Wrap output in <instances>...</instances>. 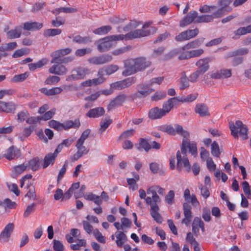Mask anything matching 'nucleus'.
<instances>
[{
    "instance_id": "1",
    "label": "nucleus",
    "mask_w": 251,
    "mask_h": 251,
    "mask_svg": "<svg viewBox=\"0 0 251 251\" xmlns=\"http://www.w3.org/2000/svg\"><path fill=\"white\" fill-rule=\"evenodd\" d=\"M163 195L165 189L158 185H154L149 187L147 190L148 194H151V197H147L145 199L146 204L151 206L150 214L153 220L157 223H161L163 219L159 213V207L158 204L161 202V199L157 193Z\"/></svg>"
},
{
    "instance_id": "2",
    "label": "nucleus",
    "mask_w": 251,
    "mask_h": 251,
    "mask_svg": "<svg viewBox=\"0 0 251 251\" xmlns=\"http://www.w3.org/2000/svg\"><path fill=\"white\" fill-rule=\"evenodd\" d=\"M151 63L145 57H138L126 60L125 62V70L122 75L125 76L136 74L145 70L150 67Z\"/></svg>"
},
{
    "instance_id": "3",
    "label": "nucleus",
    "mask_w": 251,
    "mask_h": 251,
    "mask_svg": "<svg viewBox=\"0 0 251 251\" xmlns=\"http://www.w3.org/2000/svg\"><path fill=\"white\" fill-rule=\"evenodd\" d=\"M176 165L175 158L174 156L171 157L170 159V167L172 170L176 169L179 172H181L183 170L189 173L191 171V166L189 162L187 154L185 153V151L183 149L182 151H178L176 154Z\"/></svg>"
},
{
    "instance_id": "4",
    "label": "nucleus",
    "mask_w": 251,
    "mask_h": 251,
    "mask_svg": "<svg viewBox=\"0 0 251 251\" xmlns=\"http://www.w3.org/2000/svg\"><path fill=\"white\" fill-rule=\"evenodd\" d=\"M123 40V36L119 35L108 36L96 42L97 49L100 52L107 51L116 45V41Z\"/></svg>"
},
{
    "instance_id": "5",
    "label": "nucleus",
    "mask_w": 251,
    "mask_h": 251,
    "mask_svg": "<svg viewBox=\"0 0 251 251\" xmlns=\"http://www.w3.org/2000/svg\"><path fill=\"white\" fill-rule=\"evenodd\" d=\"M158 129L171 135H175L177 133L184 138L188 137L189 136V132L183 129L181 126L177 124L175 125V127L171 125H161L158 127Z\"/></svg>"
},
{
    "instance_id": "6",
    "label": "nucleus",
    "mask_w": 251,
    "mask_h": 251,
    "mask_svg": "<svg viewBox=\"0 0 251 251\" xmlns=\"http://www.w3.org/2000/svg\"><path fill=\"white\" fill-rule=\"evenodd\" d=\"M229 128L234 138H238V134H239L243 140L248 138L247 126L244 125L241 121H237L235 125L233 123H229Z\"/></svg>"
},
{
    "instance_id": "7",
    "label": "nucleus",
    "mask_w": 251,
    "mask_h": 251,
    "mask_svg": "<svg viewBox=\"0 0 251 251\" xmlns=\"http://www.w3.org/2000/svg\"><path fill=\"white\" fill-rule=\"evenodd\" d=\"M156 30L157 28L156 27L151 26L149 29H136L129 32L126 35L120 34V35L123 36V40L125 39H133L149 36L151 34L155 33Z\"/></svg>"
},
{
    "instance_id": "8",
    "label": "nucleus",
    "mask_w": 251,
    "mask_h": 251,
    "mask_svg": "<svg viewBox=\"0 0 251 251\" xmlns=\"http://www.w3.org/2000/svg\"><path fill=\"white\" fill-rule=\"evenodd\" d=\"M90 73V70L86 67H79L74 69L71 74L66 77V80L71 82L79 79H83L86 75Z\"/></svg>"
},
{
    "instance_id": "9",
    "label": "nucleus",
    "mask_w": 251,
    "mask_h": 251,
    "mask_svg": "<svg viewBox=\"0 0 251 251\" xmlns=\"http://www.w3.org/2000/svg\"><path fill=\"white\" fill-rule=\"evenodd\" d=\"M84 198L86 200L92 201L97 205H100L102 202V199L105 201H107L109 199V196L107 194L102 191L100 196L96 195L92 192L86 193L84 195Z\"/></svg>"
},
{
    "instance_id": "10",
    "label": "nucleus",
    "mask_w": 251,
    "mask_h": 251,
    "mask_svg": "<svg viewBox=\"0 0 251 251\" xmlns=\"http://www.w3.org/2000/svg\"><path fill=\"white\" fill-rule=\"evenodd\" d=\"M150 84L143 83L138 84L137 87V92L133 94L135 99L143 98L147 97L154 91V89L150 88Z\"/></svg>"
},
{
    "instance_id": "11",
    "label": "nucleus",
    "mask_w": 251,
    "mask_h": 251,
    "mask_svg": "<svg viewBox=\"0 0 251 251\" xmlns=\"http://www.w3.org/2000/svg\"><path fill=\"white\" fill-rule=\"evenodd\" d=\"M223 16L222 9H218L214 11L211 15H202L198 16L197 15V20L196 23H209L213 21L215 18L222 17Z\"/></svg>"
},
{
    "instance_id": "12",
    "label": "nucleus",
    "mask_w": 251,
    "mask_h": 251,
    "mask_svg": "<svg viewBox=\"0 0 251 251\" xmlns=\"http://www.w3.org/2000/svg\"><path fill=\"white\" fill-rule=\"evenodd\" d=\"M199 33V30L196 28L194 29H187L181 32L175 37V40L177 42H182L189 40L196 37Z\"/></svg>"
},
{
    "instance_id": "13",
    "label": "nucleus",
    "mask_w": 251,
    "mask_h": 251,
    "mask_svg": "<svg viewBox=\"0 0 251 251\" xmlns=\"http://www.w3.org/2000/svg\"><path fill=\"white\" fill-rule=\"evenodd\" d=\"M187 138L188 137L184 138L185 139H183L180 150L182 151L183 148L185 151V153L187 154V150L188 149L189 152L192 155L196 156L198 153L197 145L195 143H191Z\"/></svg>"
},
{
    "instance_id": "14",
    "label": "nucleus",
    "mask_w": 251,
    "mask_h": 251,
    "mask_svg": "<svg viewBox=\"0 0 251 251\" xmlns=\"http://www.w3.org/2000/svg\"><path fill=\"white\" fill-rule=\"evenodd\" d=\"M192 207L187 203H184L183 204V210L184 218L181 221L182 224L186 226L190 225V222L193 218V213L191 210Z\"/></svg>"
},
{
    "instance_id": "15",
    "label": "nucleus",
    "mask_w": 251,
    "mask_h": 251,
    "mask_svg": "<svg viewBox=\"0 0 251 251\" xmlns=\"http://www.w3.org/2000/svg\"><path fill=\"white\" fill-rule=\"evenodd\" d=\"M198 12L196 11H191L187 14L179 23L180 27L187 26L190 24L194 23H196L197 20Z\"/></svg>"
},
{
    "instance_id": "16",
    "label": "nucleus",
    "mask_w": 251,
    "mask_h": 251,
    "mask_svg": "<svg viewBox=\"0 0 251 251\" xmlns=\"http://www.w3.org/2000/svg\"><path fill=\"white\" fill-rule=\"evenodd\" d=\"M136 80L135 77H130L126 78L122 81H117L112 84L113 87L118 90H122L130 87L134 84Z\"/></svg>"
},
{
    "instance_id": "17",
    "label": "nucleus",
    "mask_w": 251,
    "mask_h": 251,
    "mask_svg": "<svg viewBox=\"0 0 251 251\" xmlns=\"http://www.w3.org/2000/svg\"><path fill=\"white\" fill-rule=\"evenodd\" d=\"M214 59L212 57H206L199 60L196 63V65L198 67V71L203 75L209 68V62L212 61Z\"/></svg>"
},
{
    "instance_id": "18",
    "label": "nucleus",
    "mask_w": 251,
    "mask_h": 251,
    "mask_svg": "<svg viewBox=\"0 0 251 251\" xmlns=\"http://www.w3.org/2000/svg\"><path fill=\"white\" fill-rule=\"evenodd\" d=\"M112 57L109 54H103L99 56H95L88 59V62L94 65H101L110 62Z\"/></svg>"
},
{
    "instance_id": "19",
    "label": "nucleus",
    "mask_w": 251,
    "mask_h": 251,
    "mask_svg": "<svg viewBox=\"0 0 251 251\" xmlns=\"http://www.w3.org/2000/svg\"><path fill=\"white\" fill-rule=\"evenodd\" d=\"M83 145L84 143H83L76 142L75 147L77 149V151L72 157V160L73 161L77 160L83 155L88 153L89 150L86 148Z\"/></svg>"
},
{
    "instance_id": "20",
    "label": "nucleus",
    "mask_w": 251,
    "mask_h": 251,
    "mask_svg": "<svg viewBox=\"0 0 251 251\" xmlns=\"http://www.w3.org/2000/svg\"><path fill=\"white\" fill-rule=\"evenodd\" d=\"M14 228V225L13 223H9L5 226L0 234V241L1 242L5 243L9 241Z\"/></svg>"
},
{
    "instance_id": "21",
    "label": "nucleus",
    "mask_w": 251,
    "mask_h": 251,
    "mask_svg": "<svg viewBox=\"0 0 251 251\" xmlns=\"http://www.w3.org/2000/svg\"><path fill=\"white\" fill-rule=\"evenodd\" d=\"M126 99L125 94H121L117 96L115 99L112 100L107 106V109L109 111L117 107L122 106Z\"/></svg>"
},
{
    "instance_id": "22",
    "label": "nucleus",
    "mask_w": 251,
    "mask_h": 251,
    "mask_svg": "<svg viewBox=\"0 0 251 251\" xmlns=\"http://www.w3.org/2000/svg\"><path fill=\"white\" fill-rule=\"evenodd\" d=\"M61 64L62 63H58L57 64L52 65L49 69V72L50 74L59 75H66L68 72V69L65 66Z\"/></svg>"
},
{
    "instance_id": "23",
    "label": "nucleus",
    "mask_w": 251,
    "mask_h": 251,
    "mask_svg": "<svg viewBox=\"0 0 251 251\" xmlns=\"http://www.w3.org/2000/svg\"><path fill=\"white\" fill-rule=\"evenodd\" d=\"M231 69H222L217 72L212 73L211 77L213 79L227 78L231 76Z\"/></svg>"
},
{
    "instance_id": "24",
    "label": "nucleus",
    "mask_w": 251,
    "mask_h": 251,
    "mask_svg": "<svg viewBox=\"0 0 251 251\" xmlns=\"http://www.w3.org/2000/svg\"><path fill=\"white\" fill-rule=\"evenodd\" d=\"M195 112L201 117H209L210 116L208 106L203 103H199L196 104Z\"/></svg>"
},
{
    "instance_id": "25",
    "label": "nucleus",
    "mask_w": 251,
    "mask_h": 251,
    "mask_svg": "<svg viewBox=\"0 0 251 251\" xmlns=\"http://www.w3.org/2000/svg\"><path fill=\"white\" fill-rule=\"evenodd\" d=\"M20 156V150L13 146L10 147L6 151L3 157L9 160L18 158Z\"/></svg>"
},
{
    "instance_id": "26",
    "label": "nucleus",
    "mask_w": 251,
    "mask_h": 251,
    "mask_svg": "<svg viewBox=\"0 0 251 251\" xmlns=\"http://www.w3.org/2000/svg\"><path fill=\"white\" fill-rule=\"evenodd\" d=\"M16 104L12 101L5 102L0 100V111L5 113H11L16 109Z\"/></svg>"
},
{
    "instance_id": "27",
    "label": "nucleus",
    "mask_w": 251,
    "mask_h": 251,
    "mask_svg": "<svg viewBox=\"0 0 251 251\" xmlns=\"http://www.w3.org/2000/svg\"><path fill=\"white\" fill-rule=\"evenodd\" d=\"M177 102L178 98L176 97L170 98L167 101L164 102L163 104L162 108L161 109L165 112V115L168 113L173 108L174 106L176 104Z\"/></svg>"
},
{
    "instance_id": "28",
    "label": "nucleus",
    "mask_w": 251,
    "mask_h": 251,
    "mask_svg": "<svg viewBox=\"0 0 251 251\" xmlns=\"http://www.w3.org/2000/svg\"><path fill=\"white\" fill-rule=\"evenodd\" d=\"M105 113V110L102 107H98L91 109L86 114L87 117L92 118H97L103 116Z\"/></svg>"
},
{
    "instance_id": "29",
    "label": "nucleus",
    "mask_w": 251,
    "mask_h": 251,
    "mask_svg": "<svg viewBox=\"0 0 251 251\" xmlns=\"http://www.w3.org/2000/svg\"><path fill=\"white\" fill-rule=\"evenodd\" d=\"M80 126V120L78 118L74 121L67 120L62 123L63 130H68L70 128H78Z\"/></svg>"
},
{
    "instance_id": "30",
    "label": "nucleus",
    "mask_w": 251,
    "mask_h": 251,
    "mask_svg": "<svg viewBox=\"0 0 251 251\" xmlns=\"http://www.w3.org/2000/svg\"><path fill=\"white\" fill-rule=\"evenodd\" d=\"M164 112L159 108L158 107H155L151 109L149 112V117L152 120L158 119L165 116Z\"/></svg>"
},
{
    "instance_id": "31",
    "label": "nucleus",
    "mask_w": 251,
    "mask_h": 251,
    "mask_svg": "<svg viewBox=\"0 0 251 251\" xmlns=\"http://www.w3.org/2000/svg\"><path fill=\"white\" fill-rule=\"evenodd\" d=\"M204 38H200L195 39L184 46L182 49L183 50H188L199 47L204 42Z\"/></svg>"
},
{
    "instance_id": "32",
    "label": "nucleus",
    "mask_w": 251,
    "mask_h": 251,
    "mask_svg": "<svg viewBox=\"0 0 251 251\" xmlns=\"http://www.w3.org/2000/svg\"><path fill=\"white\" fill-rule=\"evenodd\" d=\"M23 27L21 25L17 26L14 29L7 32V37L10 39L19 38L22 33Z\"/></svg>"
},
{
    "instance_id": "33",
    "label": "nucleus",
    "mask_w": 251,
    "mask_h": 251,
    "mask_svg": "<svg viewBox=\"0 0 251 251\" xmlns=\"http://www.w3.org/2000/svg\"><path fill=\"white\" fill-rule=\"evenodd\" d=\"M116 238V243L118 247L122 248L124 244L127 241V237L123 231H117L115 233Z\"/></svg>"
},
{
    "instance_id": "34",
    "label": "nucleus",
    "mask_w": 251,
    "mask_h": 251,
    "mask_svg": "<svg viewBox=\"0 0 251 251\" xmlns=\"http://www.w3.org/2000/svg\"><path fill=\"white\" fill-rule=\"evenodd\" d=\"M57 157L54 153H49L46 154L44 159V164L43 168H47L50 165H52L54 162L55 159Z\"/></svg>"
},
{
    "instance_id": "35",
    "label": "nucleus",
    "mask_w": 251,
    "mask_h": 251,
    "mask_svg": "<svg viewBox=\"0 0 251 251\" xmlns=\"http://www.w3.org/2000/svg\"><path fill=\"white\" fill-rule=\"evenodd\" d=\"M62 89L60 87H53L50 89H48L46 88H42L40 89V91L41 93L48 96L59 94L62 92Z\"/></svg>"
},
{
    "instance_id": "36",
    "label": "nucleus",
    "mask_w": 251,
    "mask_h": 251,
    "mask_svg": "<svg viewBox=\"0 0 251 251\" xmlns=\"http://www.w3.org/2000/svg\"><path fill=\"white\" fill-rule=\"evenodd\" d=\"M26 165L33 171H36L40 168V159L38 157H34L29 160Z\"/></svg>"
},
{
    "instance_id": "37",
    "label": "nucleus",
    "mask_w": 251,
    "mask_h": 251,
    "mask_svg": "<svg viewBox=\"0 0 251 251\" xmlns=\"http://www.w3.org/2000/svg\"><path fill=\"white\" fill-rule=\"evenodd\" d=\"M43 26L42 24L37 22H26L24 24V29L26 30H33L35 29H39Z\"/></svg>"
},
{
    "instance_id": "38",
    "label": "nucleus",
    "mask_w": 251,
    "mask_h": 251,
    "mask_svg": "<svg viewBox=\"0 0 251 251\" xmlns=\"http://www.w3.org/2000/svg\"><path fill=\"white\" fill-rule=\"evenodd\" d=\"M202 222V221L201 219V218L198 217H196L193 221L192 223V232L196 235L197 236L199 234V226L201 225V223Z\"/></svg>"
},
{
    "instance_id": "39",
    "label": "nucleus",
    "mask_w": 251,
    "mask_h": 251,
    "mask_svg": "<svg viewBox=\"0 0 251 251\" xmlns=\"http://www.w3.org/2000/svg\"><path fill=\"white\" fill-rule=\"evenodd\" d=\"M50 56L52 58L51 60V63H59L63 57L60 50L51 52Z\"/></svg>"
},
{
    "instance_id": "40",
    "label": "nucleus",
    "mask_w": 251,
    "mask_h": 251,
    "mask_svg": "<svg viewBox=\"0 0 251 251\" xmlns=\"http://www.w3.org/2000/svg\"><path fill=\"white\" fill-rule=\"evenodd\" d=\"M62 30L59 28H50L44 30V36L45 37H50L59 35L61 33Z\"/></svg>"
},
{
    "instance_id": "41",
    "label": "nucleus",
    "mask_w": 251,
    "mask_h": 251,
    "mask_svg": "<svg viewBox=\"0 0 251 251\" xmlns=\"http://www.w3.org/2000/svg\"><path fill=\"white\" fill-rule=\"evenodd\" d=\"M47 59L43 58L36 63L29 64L28 67L30 71H33L38 68L42 67L47 64Z\"/></svg>"
},
{
    "instance_id": "42",
    "label": "nucleus",
    "mask_w": 251,
    "mask_h": 251,
    "mask_svg": "<svg viewBox=\"0 0 251 251\" xmlns=\"http://www.w3.org/2000/svg\"><path fill=\"white\" fill-rule=\"evenodd\" d=\"M73 41L82 44H86L91 42V38L89 36L82 37L80 35L75 36L73 38Z\"/></svg>"
},
{
    "instance_id": "43",
    "label": "nucleus",
    "mask_w": 251,
    "mask_h": 251,
    "mask_svg": "<svg viewBox=\"0 0 251 251\" xmlns=\"http://www.w3.org/2000/svg\"><path fill=\"white\" fill-rule=\"evenodd\" d=\"M76 9L72 7H60L53 9L51 12L56 15H58L60 12H64L66 13H73L76 12Z\"/></svg>"
},
{
    "instance_id": "44",
    "label": "nucleus",
    "mask_w": 251,
    "mask_h": 251,
    "mask_svg": "<svg viewBox=\"0 0 251 251\" xmlns=\"http://www.w3.org/2000/svg\"><path fill=\"white\" fill-rule=\"evenodd\" d=\"M218 143L214 141L211 145V153L215 157H219L221 153Z\"/></svg>"
},
{
    "instance_id": "45",
    "label": "nucleus",
    "mask_w": 251,
    "mask_h": 251,
    "mask_svg": "<svg viewBox=\"0 0 251 251\" xmlns=\"http://www.w3.org/2000/svg\"><path fill=\"white\" fill-rule=\"evenodd\" d=\"M112 29V27L110 25H105L101 26L95 29L93 32L95 34L98 35H103L108 33Z\"/></svg>"
},
{
    "instance_id": "46",
    "label": "nucleus",
    "mask_w": 251,
    "mask_h": 251,
    "mask_svg": "<svg viewBox=\"0 0 251 251\" xmlns=\"http://www.w3.org/2000/svg\"><path fill=\"white\" fill-rule=\"evenodd\" d=\"M29 75L27 72L14 75L11 81L13 82H19L24 81Z\"/></svg>"
},
{
    "instance_id": "47",
    "label": "nucleus",
    "mask_w": 251,
    "mask_h": 251,
    "mask_svg": "<svg viewBox=\"0 0 251 251\" xmlns=\"http://www.w3.org/2000/svg\"><path fill=\"white\" fill-rule=\"evenodd\" d=\"M235 35L241 36L248 33H251V25L246 27H242L239 28L237 30L234 32Z\"/></svg>"
},
{
    "instance_id": "48",
    "label": "nucleus",
    "mask_w": 251,
    "mask_h": 251,
    "mask_svg": "<svg viewBox=\"0 0 251 251\" xmlns=\"http://www.w3.org/2000/svg\"><path fill=\"white\" fill-rule=\"evenodd\" d=\"M112 120L108 118V119H105L104 121H101L100 122V127L99 129L100 133L101 134L112 123Z\"/></svg>"
},
{
    "instance_id": "49",
    "label": "nucleus",
    "mask_w": 251,
    "mask_h": 251,
    "mask_svg": "<svg viewBox=\"0 0 251 251\" xmlns=\"http://www.w3.org/2000/svg\"><path fill=\"white\" fill-rule=\"evenodd\" d=\"M49 126L54 128L57 131H61L62 128V123H61L57 121L52 120L49 122Z\"/></svg>"
},
{
    "instance_id": "50",
    "label": "nucleus",
    "mask_w": 251,
    "mask_h": 251,
    "mask_svg": "<svg viewBox=\"0 0 251 251\" xmlns=\"http://www.w3.org/2000/svg\"><path fill=\"white\" fill-rule=\"evenodd\" d=\"M60 77L57 76L50 75L46 79L44 83L46 85H51L58 83L60 81Z\"/></svg>"
},
{
    "instance_id": "51",
    "label": "nucleus",
    "mask_w": 251,
    "mask_h": 251,
    "mask_svg": "<svg viewBox=\"0 0 251 251\" xmlns=\"http://www.w3.org/2000/svg\"><path fill=\"white\" fill-rule=\"evenodd\" d=\"M3 202V205L5 209H14L15 208L17 205L15 201H12L8 198H6L4 200Z\"/></svg>"
},
{
    "instance_id": "52",
    "label": "nucleus",
    "mask_w": 251,
    "mask_h": 251,
    "mask_svg": "<svg viewBox=\"0 0 251 251\" xmlns=\"http://www.w3.org/2000/svg\"><path fill=\"white\" fill-rule=\"evenodd\" d=\"M93 234L98 242L103 244L105 243V237L102 235L101 233L97 228L94 230Z\"/></svg>"
},
{
    "instance_id": "53",
    "label": "nucleus",
    "mask_w": 251,
    "mask_h": 251,
    "mask_svg": "<svg viewBox=\"0 0 251 251\" xmlns=\"http://www.w3.org/2000/svg\"><path fill=\"white\" fill-rule=\"evenodd\" d=\"M197 95L193 94H189L187 95L186 97H181L179 99H178V102L181 101L182 102H192L194 100H195L197 97Z\"/></svg>"
},
{
    "instance_id": "54",
    "label": "nucleus",
    "mask_w": 251,
    "mask_h": 251,
    "mask_svg": "<svg viewBox=\"0 0 251 251\" xmlns=\"http://www.w3.org/2000/svg\"><path fill=\"white\" fill-rule=\"evenodd\" d=\"M166 96L165 91H157L152 97L151 100L152 101H157L161 99H164Z\"/></svg>"
},
{
    "instance_id": "55",
    "label": "nucleus",
    "mask_w": 251,
    "mask_h": 251,
    "mask_svg": "<svg viewBox=\"0 0 251 251\" xmlns=\"http://www.w3.org/2000/svg\"><path fill=\"white\" fill-rule=\"evenodd\" d=\"M68 166V161L66 160L62 167L60 170L58 176H57V181L58 183H59V182L61 180V179L63 178L64 175L65 174L66 171V168Z\"/></svg>"
},
{
    "instance_id": "56",
    "label": "nucleus",
    "mask_w": 251,
    "mask_h": 251,
    "mask_svg": "<svg viewBox=\"0 0 251 251\" xmlns=\"http://www.w3.org/2000/svg\"><path fill=\"white\" fill-rule=\"evenodd\" d=\"M249 50L247 48H240L233 51L230 56L243 55L248 53Z\"/></svg>"
},
{
    "instance_id": "57",
    "label": "nucleus",
    "mask_w": 251,
    "mask_h": 251,
    "mask_svg": "<svg viewBox=\"0 0 251 251\" xmlns=\"http://www.w3.org/2000/svg\"><path fill=\"white\" fill-rule=\"evenodd\" d=\"M103 68L106 72V75H110L116 72L119 69V67L116 65H110Z\"/></svg>"
},
{
    "instance_id": "58",
    "label": "nucleus",
    "mask_w": 251,
    "mask_h": 251,
    "mask_svg": "<svg viewBox=\"0 0 251 251\" xmlns=\"http://www.w3.org/2000/svg\"><path fill=\"white\" fill-rule=\"evenodd\" d=\"M216 9L217 6L215 5L209 6L207 5H204L200 8L199 10L201 13H209L215 10Z\"/></svg>"
},
{
    "instance_id": "59",
    "label": "nucleus",
    "mask_w": 251,
    "mask_h": 251,
    "mask_svg": "<svg viewBox=\"0 0 251 251\" xmlns=\"http://www.w3.org/2000/svg\"><path fill=\"white\" fill-rule=\"evenodd\" d=\"M242 186L245 194L248 199H250L251 197V190L249 183L247 181H244L242 183Z\"/></svg>"
},
{
    "instance_id": "60",
    "label": "nucleus",
    "mask_w": 251,
    "mask_h": 251,
    "mask_svg": "<svg viewBox=\"0 0 251 251\" xmlns=\"http://www.w3.org/2000/svg\"><path fill=\"white\" fill-rule=\"evenodd\" d=\"M175 197V193L174 191L170 190L165 198V201L166 203L171 205L174 202V199Z\"/></svg>"
},
{
    "instance_id": "61",
    "label": "nucleus",
    "mask_w": 251,
    "mask_h": 251,
    "mask_svg": "<svg viewBox=\"0 0 251 251\" xmlns=\"http://www.w3.org/2000/svg\"><path fill=\"white\" fill-rule=\"evenodd\" d=\"M6 185L9 191L13 192L17 196L19 195L20 192L16 184L7 183Z\"/></svg>"
},
{
    "instance_id": "62",
    "label": "nucleus",
    "mask_w": 251,
    "mask_h": 251,
    "mask_svg": "<svg viewBox=\"0 0 251 251\" xmlns=\"http://www.w3.org/2000/svg\"><path fill=\"white\" fill-rule=\"evenodd\" d=\"M82 225L84 230L89 234H91L94 231L93 226L86 221H83L82 222Z\"/></svg>"
},
{
    "instance_id": "63",
    "label": "nucleus",
    "mask_w": 251,
    "mask_h": 251,
    "mask_svg": "<svg viewBox=\"0 0 251 251\" xmlns=\"http://www.w3.org/2000/svg\"><path fill=\"white\" fill-rule=\"evenodd\" d=\"M199 189L201 190V196L204 198L207 199L210 196V192L208 188L205 186H203L200 184L199 186Z\"/></svg>"
},
{
    "instance_id": "64",
    "label": "nucleus",
    "mask_w": 251,
    "mask_h": 251,
    "mask_svg": "<svg viewBox=\"0 0 251 251\" xmlns=\"http://www.w3.org/2000/svg\"><path fill=\"white\" fill-rule=\"evenodd\" d=\"M53 248L54 251H63L64 247L62 243L59 240H54Z\"/></svg>"
}]
</instances>
